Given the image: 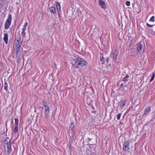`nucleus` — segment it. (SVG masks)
<instances>
[{"instance_id": "1", "label": "nucleus", "mask_w": 155, "mask_h": 155, "mask_svg": "<svg viewBox=\"0 0 155 155\" xmlns=\"http://www.w3.org/2000/svg\"><path fill=\"white\" fill-rule=\"evenodd\" d=\"M71 62L73 65H77L80 67L84 66L87 64V62L80 57H78L75 59H73Z\"/></svg>"}, {"instance_id": "2", "label": "nucleus", "mask_w": 155, "mask_h": 155, "mask_svg": "<svg viewBox=\"0 0 155 155\" xmlns=\"http://www.w3.org/2000/svg\"><path fill=\"white\" fill-rule=\"evenodd\" d=\"M75 126L74 122H72L70 126L69 130V135L71 138H72L74 136L75 130Z\"/></svg>"}, {"instance_id": "3", "label": "nucleus", "mask_w": 155, "mask_h": 155, "mask_svg": "<svg viewBox=\"0 0 155 155\" xmlns=\"http://www.w3.org/2000/svg\"><path fill=\"white\" fill-rule=\"evenodd\" d=\"M8 16L5 23V29H8L10 25L12 19V15L10 14H8Z\"/></svg>"}, {"instance_id": "4", "label": "nucleus", "mask_w": 155, "mask_h": 155, "mask_svg": "<svg viewBox=\"0 0 155 155\" xmlns=\"http://www.w3.org/2000/svg\"><path fill=\"white\" fill-rule=\"evenodd\" d=\"M43 104L45 107V117L47 119L49 117L48 114L49 113L50 109L49 106L46 104V103H44Z\"/></svg>"}, {"instance_id": "5", "label": "nucleus", "mask_w": 155, "mask_h": 155, "mask_svg": "<svg viewBox=\"0 0 155 155\" xmlns=\"http://www.w3.org/2000/svg\"><path fill=\"white\" fill-rule=\"evenodd\" d=\"M129 142L127 141H126L124 142L123 144V151L126 152L129 149Z\"/></svg>"}, {"instance_id": "6", "label": "nucleus", "mask_w": 155, "mask_h": 155, "mask_svg": "<svg viewBox=\"0 0 155 155\" xmlns=\"http://www.w3.org/2000/svg\"><path fill=\"white\" fill-rule=\"evenodd\" d=\"M118 51L117 50H114L111 54L113 60L115 61L117 60V57L118 54Z\"/></svg>"}, {"instance_id": "7", "label": "nucleus", "mask_w": 155, "mask_h": 155, "mask_svg": "<svg viewBox=\"0 0 155 155\" xmlns=\"http://www.w3.org/2000/svg\"><path fill=\"white\" fill-rule=\"evenodd\" d=\"M98 2L102 8L105 9L107 8L106 4L102 0H99Z\"/></svg>"}, {"instance_id": "8", "label": "nucleus", "mask_w": 155, "mask_h": 155, "mask_svg": "<svg viewBox=\"0 0 155 155\" xmlns=\"http://www.w3.org/2000/svg\"><path fill=\"white\" fill-rule=\"evenodd\" d=\"M21 41V38H20V40L18 39L17 40V42L16 43L15 46L16 47V50H17V52L19 49L21 47V43L20 42V41Z\"/></svg>"}, {"instance_id": "9", "label": "nucleus", "mask_w": 155, "mask_h": 155, "mask_svg": "<svg viewBox=\"0 0 155 155\" xmlns=\"http://www.w3.org/2000/svg\"><path fill=\"white\" fill-rule=\"evenodd\" d=\"M11 142L10 139L8 137H7L4 141V143L7 146L11 145Z\"/></svg>"}, {"instance_id": "10", "label": "nucleus", "mask_w": 155, "mask_h": 155, "mask_svg": "<svg viewBox=\"0 0 155 155\" xmlns=\"http://www.w3.org/2000/svg\"><path fill=\"white\" fill-rule=\"evenodd\" d=\"M7 153L8 155H9L12 151V149L11 148V145H8L7 146Z\"/></svg>"}, {"instance_id": "11", "label": "nucleus", "mask_w": 155, "mask_h": 155, "mask_svg": "<svg viewBox=\"0 0 155 155\" xmlns=\"http://www.w3.org/2000/svg\"><path fill=\"white\" fill-rule=\"evenodd\" d=\"M143 46L142 44H141V43L140 42L137 46V50L138 52H140V51H141V48H143Z\"/></svg>"}, {"instance_id": "12", "label": "nucleus", "mask_w": 155, "mask_h": 155, "mask_svg": "<svg viewBox=\"0 0 155 155\" xmlns=\"http://www.w3.org/2000/svg\"><path fill=\"white\" fill-rule=\"evenodd\" d=\"M49 10H50V12L51 13H53L54 14L55 13L56 10H55V8L54 7L52 6L50 8Z\"/></svg>"}, {"instance_id": "13", "label": "nucleus", "mask_w": 155, "mask_h": 155, "mask_svg": "<svg viewBox=\"0 0 155 155\" xmlns=\"http://www.w3.org/2000/svg\"><path fill=\"white\" fill-rule=\"evenodd\" d=\"M57 9L58 12L61 11V6L60 3L58 2H57L56 4Z\"/></svg>"}, {"instance_id": "14", "label": "nucleus", "mask_w": 155, "mask_h": 155, "mask_svg": "<svg viewBox=\"0 0 155 155\" xmlns=\"http://www.w3.org/2000/svg\"><path fill=\"white\" fill-rule=\"evenodd\" d=\"M4 40L6 44L8 43V35L7 34H5L4 37Z\"/></svg>"}, {"instance_id": "15", "label": "nucleus", "mask_w": 155, "mask_h": 155, "mask_svg": "<svg viewBox=\"0 0 155 155\" xmlns=\"http://www.w3.org/2000/svg\"><path fill=\"white\" fill-rule=\"evenodd\" d=\"M126 102V101L125 100H121L120 102V107L122 108L125 105V104Z\"/></svg>"}, {"instance_id": "16", "label": "nucleus", "mask_w": 155, "mask_h": 155, "mask_svg": "<svg viewBox=\"0 0 155 155\" xmlns=\"http://www.w3.org/2000/svg\"><path fill=\"white\" fill-rule=\"evenodd\" d=\"M151 110L150 107H147L145 110L144 114H148L149 112H150Z\"/></svg>"}, {"instance_id": "17", "label": "nucleus", "mask_w": 155, "mask_h": 155, "mask_svg": "<svg viewBox=\"0 0 155 155\" xmlns=\"http://www.w3.org/2000/svg\"><path fill=\"white\" fill-rule=\"evenodd\" d=\"M129 77V76L128 75H126L125 77L123 79V81L124 82H126L128 81V80L127 79Z\"/></svg>"}, {"instance_id": "18", "label": "nucleus", "mask_w": 155, "mask_h": 155, "mask_svg": "<svg viewBox=\"0 0 155 155\" xmlns=\"http://www.w3.org/2000/svg\"><path fill=\"white\" fill-rule=\"evenodd\" d=\"M18 132V126H15V127L14 129V132L15 134H16Z\"/></svg>"}, {"instance_id": "19", "label": "nucleus", "mask_w": 155, "mask_h": 155, "mask_svg": "<svg viewBox=\"0 0 155 155\" xmlns=\"http://www.w3.org/2000/svg\"><path fill=\"white\" fill-rule=\"evenodd\" d=\"M4 88L6 91H7L8 89V86L7 83L6 82H5L4 84Z\"/></svg>"}, {"instance_id": "20", "label": "nucleus", "mask_w": 155, "mask_h": 155, "mask_svg": "<svg viewBox=\"0 0 155 155\" xmlns=\"http://www.w3.org/2000/svg\"><path fill=\"white\" fill-rule=\"evenodd\" d=\"M155 76V73L154 72H153L152 76L150 80V82H151L153 80Z\"/></svg>"}, {"instance_id": "21", "label": "nucleus", "mask_w": 155, "mask_h": 155, "mask_svg": "<svg viewBox=\"0 0 155 155\" xmlns=\"http://www.w3.org/2000/svg\"><path fill=\"white\" fill-rule=\"evenodd\" d=\"M14 120L15 122V126H18V119L16 118H15Z\"/></svg>"}, {"instance_id": "22", "label": "nucleus", "mask_w": 155, "mask_h": 155, "mask_svg": "<svg viewBox=\"0 0 155 155\" xmlns=\"http://www.w3.org/2000/svg\"><path fill=\"white\" fill-rule=\"evenodd\" d=\"M154 18L155 17L154 16H152L150 19V21L153 22H154Z\"/></svg>"}, {"instance_id": "23", "label": "nucleus", "mask_w": 155, "mask_h": 155, "mask_svg": "<svg viewBox=\"0 0 155 155\" xmlns=\"http://www.w3.org/2000/svg\"><path fill=\"white\" fill-rule=\"evenodd\" d=\"M121 115V113H119L117 115V119L118 120H119L120 118V117Z\"/></svg>"}, {"instance_id": "24", "label": "nucleus", "mask_w": 155, "mask_h": 155, "mask_svg": "<svg viewBox=\"0 0 155 155\" xmlns=\"http://www.w3.org/2000/svg\"><path fill=\"white\" fill-rule=\"evenodd\" d=\"M100 59L101 61L103 62V63H104V61L105 59H104V57L102 56H100Z\"/></svg>"}, {"instance_id": "25", "label": "nucleus", "mask_w": 155, "mask_h": 155, "mask_svg": "<svg viewBox=\"0 0 155 155\" xmlns=\"http://www.w3.org/2000/svg\"><path fill=\"white\" fill-rule=\"evenodd\" d=\"M126 4L127 6H129L130 5V2L129 1H127L126 2Z\"/></svg>"}, {"instance_id": "26", "label": "nucleus", "mask_w": 155, "mask_h": 155, "mask_svg": "<svg viewBox=\"0 0 155 155\" xmlns=\"http://www.w3.org/2000/svg\"><path fill=\"white\" fill-rule=\"evenodd\" d=\"M146 24H147V27H152L154 25H150L148 23H147Z\"/></svg>"}, {"instance_id": "27", "label": "nucleus", "mask_w": 155, "mask_h": 155, "mask_svg": "<svg viewBox=\"0 0 155 155\" xmlns=\"http://www.w3.org/2000/svg\"><path fill=\"white\" fill-rule=\"evenodd\" d=\"M21 35L23 36V37H24L25 36V31H22L21 32Z\"/></svg>"}, {"instance_id": "28", "label": "nucleus", "mask_w": 155, "mask_h": 155, "mask_svg": "<svg viewBox=\"0 0 155 155\" xmlns=\"http://www.w3.org/2000/svg\"><path fill=\"white\" fill-rule=\"evenodd\" d=\"M27 25V22H25L24 25V27L26 28Z\"/></svg>"}, {"instance_id": "29", "label": "nucleus", "mask_w": 155, "mask_h": 155, "mask_svg": "<svg viewBox=\"0 0 155 155\" xmlns=\"http://www.w3.org/2000/svg\"><path fill=\"white\" fill-rule=\"evenodd\" d=\"M90 155H96V154L95 152L91 153Z\"/></svg>"}, {"instance_id": "30", "label": "nucleus", "mask_w": 155, "mask_h": 155, "mask_svg": "<svg viewBox=\"0 0 155 155\" xmlns=\"http://www.w3.org/2000/svg\"><path fill=\"white\" fill-rule=\"evenodd\" d=\"M26 29V28L24 27L22 29V31H25Z\"/></svg>"}, {"instance_id": "31", "label": "nucleus", "mask_w": 155, "mask_h": 155, "mask_svg": "<svg viewBox=\"0 0 155 155\" xmlns=\"http://www.w3.org/2000/svg\"><path fill=\"white\" fill-rule=\"evenodd\" d=\"M87 139L89 140V141H90L92 139L91 138H90L89 137H88Z\"/></svg>"}, {"instance_id": "32", "label": "nucleus", "mask_w": 155, "mask_h": 155, "mask_svg": "<svg viewBox=\"0 0 155 155\" xmlns=\"http://www.w3.org/2000/svg\"><path fill=\"white\" fill-rule=\"evenodd\" d=\"M34 111L35 112H36V109L34 110Z\"/></svg>"}, {"instance_id": "33", "label": "nucleus", "mask_w": 155, "mask_h": 155, "mask_svg": "<svg viewBox=\"0 0 155 155\" xmlns=\"http://www.w3.org/2000/svg\"><path fill=\"white\" fill-rule=\"evenodd\" d=\"M108 60V58H107V59L106 61H107Z\"/></svg>"}, {"instance_id": "34", "label": "nucleus", "mask_w": 155, "mask_h": 155, "mask_svg": "<svg viewBox=\"0 0 155 155\" xmlns=\"http://www.w3.org/2000/svg\"><path fill=\"white\" fill-rule=\"evenodd\" d=\"M123 85V84H121V86Z\"/></svg>"}, {"instance_id": "35", "label": "nucleus", "mask_w": 155, "mask_h": 155, "mask_svg": "<svg viewBox=\"0 0 155 155\" xmlns=\"http://www.w3.org/2000/svg\"><path fill=\"white\" fill-rule=\"evenodd\" d=\"M13 123V120H12V123Z\"/></svg>"}, {"instance_id": "36", "label": "nucleus", "mask_w": 155, "mask_h": 155, "mask_svg": "<svg viewBox=\"0 0 155 155\" xmlns=\"http://www.w3.org/2000/svg\"><path fill=\"white\" fill-rule=\"evenodd\" d=\"M6 126H7V124H6Z\"/></svg>"}, {"instance_id": "37", "label": "nucleus", "mask_w": 155, "mask_h": 155, "mask_svg": "<svg viewBox=\"0 0 155 155\" xmlns=\"http://www.w3.org/2000/svg\"><path fill=\"white\" fill-rule=\"evenodd\" d=\"M1 26L0 25V28H1Z\"/></svg>"}]
</instances>
